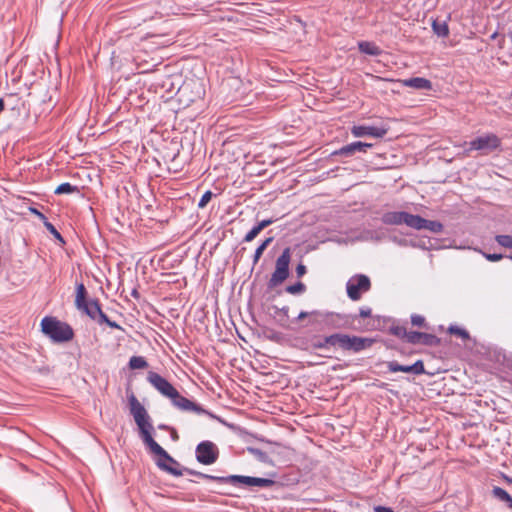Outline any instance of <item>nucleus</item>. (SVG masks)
Here are the masks:
<instances>
[{"label": "nucleus", "instance_id": "17", "mask_svg": "<svg viewBox=\"0 0 512 512\" xmlns=\"http://www.w3.org/2000/svg\"><path fill=\"white\" fill-rule=\"evenodd\" d=\"M158 457H159V459L157 460L156 464L161 470H163L173 476H177V477L182 476L184 472L189 474L186 471L188 468L180 469V463L178 461H176L174 458H173V460L176 463H173V462L165 459L164 457H161V456H158Z\"/></svg>", "mask_w": 512, "mask_h": 512}, {"label": "nucleus", "instance_id": "38", "mask_svg": "<svg viewBox=\"0 0 512 512\" xmlns=\"http://www.w3.org/2000/svg\"><path fill=\"white\" fill-rule=\"evenodd\" d=\"M482 254L488 261H491V262H496L503 258L502 254H496V253L490 254V253H485V252H483Z\"/></svg>", "mask_w": 512, "mask_h": 512}, {"label": "nucleus", "instance_id": "42", "mask_svg": "<svg viewBox=\"0 0 512 512\" xmlns=\"http://www.w3.org/2000/svg\"><path fill=\"white\" fill-rule=\"evenodd\" d=\"M307 272V269H306V266L304 264H298L297 267H296V274L298 277H302L306 274Z\"/></svg>", "mask_w": 512, "mask_h": 512}, {"label": "nucleus", "instance_id": "36", "mask_svg": "<svg viewBox=\"0 0 512 512\" xmlns=\"http://www.w3.org/2000/svg\"><path fill=\"white\" fill-rule=\"evenodd\" d=\"M212 196H213V194H212V192H211V191H206V192L202 195V197H201V199H200V201H199V203H198V207H199V208H204V207H206V205H207V204L209 203V201L211 200Z\"/></svg>", "mask_w": 512, "mask_h": 512}, {"label": "nucleus", "instance_id": "37", "mask_svg": "<svg viewBox=\"0 0 512 512\" xmlns=\"http://www.w3.org/2000/svg\"><path fill=\"white\" fill-rule=\"evenodd\" d=\"M249 451L256 457L258 458L260 461H263L265 462L266 459L268 458L267 454L260 450V449H257V448H249Z\"/></svg>", "mask_w": 512, "mask_h": 512}, {"label": "nucleus", "instance_id": "47", "mask_svg": "<svg viewBox=\"0 0 512 512\" xmlns=\"http://www.w3.org/2000/svg\"><path fill=\"white\" fill-rule=\"evenodd\" d=\"M5 109L4 100L0 98V113Z\"/></svg>", "mask_w": 512, "mask_h": 512}, {"label": "nucleus", "instance_id": "31", "mask_svg": "<svg viewBox=\"0 0 512 512\" xmlns=\"http://www.w3.org/2000/svg\"><path fill=\"white\" fill-rule=\"evenodd\" d=\"M448 332L450 334H453V335H456V336H459L461 337L462 339L466 340L469 338V333L463 329V328H460L458 326H455V325H451L449 328H448Z\"/></svg>", "mask_w": 512, "mask_h": 512}, {"label": "nucleus", "instance_id": "22", "mask_svg": "<svg viewBox=\"0 0 512 512\" xmlns=\"http://www.w3.org/2000/svg\"><path fill=\"white\" fill-rule=\"evenodd\" d=\"M359 50L365 54L377 56L381 53V50L374 43L368 41H362L358 44Z\"/></svg>", "mask_w": 512, "mask_h": 512}, {"label": "nucleus", "instance_id": "18", "mask_svg": "<svg viewBox=\"0 0 512 512\" xmlns=\"http://www.w3.org/2000/svg\"><path fill=\"white\" fill-rule=\"evenodd\" d=\"M398 82L404 87H410L416 90H430L432 88L431 81L422 77L401 79L398 80Z\"/></svg>", "mask_w": 512, "mask_h": 512}, {"label": "nucleus", "instance_id": "30", "mask_svg": "<svg viewBox=\"0 0 512 512\" xmlns=\"http://www.w3.org/2000/svg\"><path fill=\"white\" fill-rule=\"evenodd\" d=\"M495 240L500 246L512 249V235H496Z\"/></svg>", "mask_w": 512, "mask_h": 512}, {"label": "nucleus", "instance_id": "45", "mask_svg": "<svg viewBox=\"0 0 512 512\" xmlns=\"http://www.w3.org/2000/svg\"><path fill=\"white\" fill-rule=\"evenodd\" d=\"M31 211H32V213L37 215L43 222L48 221L47 218L45 217V215L43 213H41L40 211H38L37 209H31Z\"/></svg>", "mask_w": 512, "mask_h": 512}, {"label": "nucleus", "instance_id": "10", "mask_svg": "<svg viewBox=\"0 0 512 512\" xmlns=\"http://www.w3.org/2000/svg\"><path fill=\"white\" fill-rule=\"evenodd\" d=\"M148 382L163 396L170 398L176 395V389L164 377L156 372H149Z\"/></svg>", "mask_w": 512, "mask_h": 512}, {"label": "nucleus", "instance_id": "33", "mask_svg": "<svg viewBox=\"0 0 512 512\" xmlns=\"http://www.w3.org/2000/svg\"><path fill=\"white\" fill-rule=\"evenodd\" d=\"M313 311H310V312H307V311H301L298 315V317L296 318L297 321H302L303 319L307 318V317H310L311 320H310V323L311 324H319V319L315 317L314 314H312Z\"/></svg>", "mask_w": 512, "mask_h": 512}, {"label": "nucleus", "instance_id": "5", "mask_svg": "<svg viewBox=\"0 0 512 512\" xmlns=\"http://www.w3.org/2000/svg\"><path fill=\"white\" fill-rule=\"evenodd\" d=\"M316 318L319 319V324L323 323L326 327L331 329H345L349 328L356 316L341 314L329 311L313 310Z\"/></svg>", "mask_w": 512, "mask_h": 512}, {"label": "nucleus", "instance_id": "46", "mask_svg": "<svg viewBox=\"0 0 512 512\" xmlns=\"http://www.w3.org/2000/svg\"><path fill=\"white\" fill-rule=\"evenodd\" d=\"M106 324L111 328L122 330V327L119 324H117L115 321H112L110 319L108 320V322Z\"/></svg>", "mask_w": 512, "mask_h": 512}, {"label": "nucleus", "instance_id": "11", "mask_svg": "<svg viewBox=\"0 0 512 512\" xmlns=\"http://www.w3.org/2000/svg\"><path fill=\"white\" fill-rule=\"evenodd\" d=\"M415 215L409 214L403 211H391L383 214L381 220L387 225H401L405 224L410 228H413Z\"/></svg>", "mask_w": 512, "mask_h": 512}, {"label": "nucleus", "instance_id": "13", "mask_svg": "<svg viewBox=\"0 0 512 512\" xmlns=\"http://www.w3.org/2000/svg\"><path fill=\"white\" fill-rule=\"evenodd\" d=\"M388 370L390 372H404L411 373L414 375H420L425 372L424 363L421 360L416 361L412 365H401L397 361H390L387 364Z\"/></svg>", "mask_w": 512, "mask_h": 512}, {"label": "nucleus", "instance_id": "3", "mask_svg": "<svg viewBox=\"0 0 512 512\" xmlns=\"http://www.w3.org/2000/svg\"><path fill=\"white\" fill-rule=\"evenodd\" d=\"M41 331L55 343L68 342L74 337L72 327L55 317H44L41 320Z\"/></svg>", "mask_w": 512, "mask_h": 512}, {"label": "nucleus", "instance_id": "6", "mask_svg": "<svg viewBox=\"0 0 512 512\" xmlns=\"http://www.w3.org/2000/svg\"><path fill=\"white\" fill-rule=\"evenodd\" d=\"M291 261V250L285 248L281 255L277 258L275 264V271L271 275L268 281V287L270 289L275 288L282 284L289 276V264Z\"/></svg>", "mask_w": 512, "mask_h": 512}, {"label": "nucleus", "instance_id": "23", "mask_svg": "<svg viewBox=\"0 0 512 512\" xmlns=\"http://www.w3.org/2000/svg\"><path fill=\"white\" fill-rule=\"evenodd\" d=\"M492 495L495 498L499 499L500 501L507 503L509 508L512 509V497L508 494L506 490H504L501 487L495 486L492 489Z\"/></svg>", "mask_w": 512, "mask_h": 512}, {"label": "nucleus", "instance_id": "20", "mask_svg": "<svg viewBox=\"0 0 512 512\" xmlns=\"http://www.w3.org/2000/svg\"><path fill=\"white\" fill-rule=\"evenodd\" d=\"M88 315L91 319L96 320L98 313L102 310L97 300H91L79 309Z\"/></svg>", "mask_w": 512, "mask_h": 512}, {"label": "nucleus", "instance_id": "35", "mask_svg": "<svg viewBox=\"0 0 512 512\" xmlns=\"http://www.w3.org/2000/svg\"><path fill=\"white\" fill-rule=\"evenodd\" d=\"M260 229L256 226H254L244 237V241L245 242H251L252 240H254L258 234L260 233Z\"/></svg>", "mask_w": 512, "mask_h": 512}, {"label": "nucleus", "instance_id": "24", "mask_svg": "<svg viewBox=\"0 0 512 512\" xmlns=\"http://www.w3.org/2000/svg\"><path fill=\"white\" fill-rule=\"evenodd\" d=\"M434 33L439 37H446L449 34V28L445 21H434L432 24Z\"/></svg>", "mask_w": 512, "mask_h": 512}, {"label": "nucleus", "instance_id": "16", "mask_svg": "<svg viewBox=\"0 0 512 512\" xmlns=\"http://www.w3.org/2000/svg\"><path fill=\"white\" fill-rule=\"evenodd\" d=\"M413 229L416 230H429L433 233H441L443 231V225L439 221H432L422 218L419 215H415Z\"/></svg>", "mask_w": 512, "mask_h": 512}, {"label": "nucleus", "instance_id": "26", "mask_svg": "<svg viewBox=\"0 0 512 512\" xmlns=\"http://www.w3.org/2000/svg\"><path fill=\"white\" fill-rule=\"evenodd\" d=\"M390 333L400 339H405L407 341L409 332L406 330L404 326L400 325H392L389 329Z\"/></svg>", "mask_w": 512, "mask_h": 512}, {"label": "nucleus", "instance_id": "48", "mask_svg": "<svg viewBox=\"0 0 512 512\" xmlns=\"http://www.w3.org/2000/svg\"><path fill=\"white\" fill-rule=\"evenodd\" d=\"M159 428H160V429H165V428H166V426H164V425H160V426H159Z\"/></svg>", "mask_w": 512, "mask_h": 512}, {"label": "nucleus", "instance_id": "44", "mask_svg": "<svg viewBox=\"0 0 512 512\" xmlns=\"http://www.w3.org/2000/svg\"><path fill=\"white\" fill-rule=\"evenodd\" d=\"M374 512H394L392 508L385 506H375Z\"/></svg>", "mask_w": 512, "mask_h": 512}, {"label": "nucleus", "instance_id": "34", "mask_svg": "<svg viewBox=\"0 0 512 512\" xmlns=\"http://www.w3.org/2000/svg\"><path fill=\"white\" fill-rule=\"evenodd\" d=\"M44 226L56 239L64 242L61 234L57 231L53 224H51L49 221H44Z\"/></svg>", "mask_w": 512, "mask_h": 512}, {"label": "nucleus", "instance_id": "21", "mask_svg": "<svg viewBox=\"0 0 512 512\" xmlns=\"http://www.w3.org/2000/svg\"><path fill=\"white\" fill-rule=\"evenodd\" d=\"M87 291L83 283H79L76 286V298H75V305L77 309H80L81 307H84L86 303L89 301L86 300Z\"/></svg>", "mask_w": 512, "mask_h": 512}, {"label": "nucleus", "instance_id": "14", "mask_svg": "<svg viewBox=\"0 0 512 512\" xmlns=\"http://www.w3.org/2000/svg\"><path fill=\"white\" fill-rule=\"evenodd\" d=\"M351 133L354 137L371 136L374 138H382L386 135L387 129L375 126L354 125L351 128Z\"/></svg>", "mask_w": 512, "mask_h": 512}, {"label": "nucleus", "instance_id": "29", "mask_svg": "<svg viewBox=\"0 0 512 512\" xmlns=\"http://www.w3.org/2000/svg\"><path fill=\"white\" fill-rule=\"evenodd\" d=\"M285 290L289 294L296 295V294H301V293L305 292L306 286L302 282H297L293 285L287 286Z\"/></svg>", "mask_w": 512, "mask_h": 512}, {"label": "nucleus", "instance_id": "7", "mask_svg": "<svg viewBox=\"0 0 512 512\" xmlns=\"http://www.w3.org/2000/svg\"><path fill=\"white\" fill-rule=\"evenodd\" d=\"M370 288V279L364 274H356L352 276L346 284L347 295L352 301L359 300L362 293L368 292Z\"/></svg>", "mask_w": 512, "mask_h": 512}, {"label": "nucleus", "instance_id": "4", "mask_svg": "<svg viewBox=\"0 0 512 512\" xmlns=\"http://www.w3.org/2000/svg\"><path fill=\"white\" fill-rule=\"evenodd\" d=\"M325 342L329 343V347H339L344 351H352L354 353L365 350L373 344V340L370 338L350 336L341 333L325 336Z\"/></svg>", "mask_w": 512, "mask_h": 512}, {"label": "nucleus", "instance_id": "1", "mask_svg": "<svg viewBox=\"0 0 512 512\" xmlns=\"http://www.w3.org/2000/svg\"><path fill=\"white\" fill-rule=\"evenodd\" d=\"M128 404L131 415L139 429V434L144 444L149 448L150 452L164 457L165 459L176 463L165 449H163L152 437L154 427L150 421V416L145 407L139 402L134 393L128 396Z\"/></svg>", "mask_w": 512, "mask_h": 512}, {"label": "nucleus", "instance_id": "15", "mask_svg": "<svg viewBox=\"0 0 512 512\" xmlns=\"http://www.w3.org/2000/svg\"><path fill=\"white\" fill-rule=\"evenodd\" d=\"M372 147V144L364 143L361 141H356L350 144H347L336 150L333 155H340L345 157H350L354 155L356 152L366 153L369 148Z\"/></svg>", "mask_w": 512, "mask_h": 512}, {"label": "nucleus", "instance_id": "27", "mask_svg": "<svg viewBox=\"0 0 512 512\" xmlns=\"http://www.w3.org/2000/svg\"><path fill=\"white\" fill-rule=\"evenodd\" d=\"M273 241V237L267 238L261 245L257 247L253 256V263L256 264L261 258L263 252L268 247V245Z\"/></svg>", "mask_w": 512, "mask_h": 512}, {"label": "nucleus", "instance_id": "8", "mask_svg": "<svg viewBox=\"0 0 512 512\" xmlns=\"http://www.w3.org/2000/svg\"><path fill=\"white\" fill-rule=\"evenodd\" d=\"M500 138L495 134L481 135L468 143L469 148L466 150L470 152L472 150L481 151L482 154H488L500 146Z\"/></svg>", "mask_w": 512, "mask_h": 512}, {"label": "nucleus", "instance_id": "2", "mask_svg": "<svg viewBox=\"0 0 512 512\" xmlns=\"http://www.w3.org/2000/svg\"><path fill=\"white\" fill-rule=\"evenodd\" d=\"M189 475L197 476L202 479H207L211 481H215L221 484H233V485H244L246 487H260V488H268L274 484V481L267 478H259V477H251V476H242V475H229V476H214L205 474L202 472H198L195 470L187 469L186 470Z\"/></svg>", "mask_w": 512, "mask_h": 512}, {"label": "nucleus", "instance_id": "41", "mask_svg": "<svg viewBox=\"0 0 512 512\" xmlns=\"http://www.w3.org/2000/svg\"><path fill=\"white\" fill-rule=\"evenodd\" d=\"M108 320L109 318L107 317V315L101 310L100 313H98L97 319L95 321H97L99 324H106Z\"/></svg>", "mask_w": 512, "mask_h": 512}, {"label": "nucleus", "instance_id": "40", "mask_svg": "<svg viewBox=\"0 0 512 512\" xmlns=\"http://www.w3.org/2000/svg\"><path fill=\"white\" fill-rule=\"evenodd\" d=\"M273 222H274V220H273V219H265V220L260 221V222L257 224V227L260 229V231H262L264 228L268 227V226H269V225H271Z\"/></svg>", "mask_w": 512, "mask_h": 512}, {"label": "nucleus", "instance_id": "49", "mask_svg": "<svg viewBox=\"0 0 512 512\" xmlns=\"http://www.w3.org/2000/svg\"><path fill=\"white\" fill-rule=\"evenodd\" d=\"M512 260V255L508 256Z\"/></svg>", "mask_w": 512, "mask_h": 512}, {"label": "nucleus", "instance_id": "19", "mask_svg": "<svg viewBox=\"0 0 512 512\" xmlns=\"http://www.w3.org/2000/svg\"><path fill=\"white\" fill-rule=\"evenodd\" d=\"M435 336L428 333L410 331L408 334L407 342L411 344L423 343L431 344Z\"/></svg>", "mask_w": 512, "mask_h": 512}, {"label": "nucleus", "instance_id": "12", "mask_svg": "<svg viewBox=\"0 0 512 512\" xmlns=\"http://www.w3.org/2000/svg\"><path fill=\"white\" fill-rule=\"evenodd\" d=\"M170 399L174 406L183 411H192L196 414H205L210 417H214L209 411L205 410L203 407L198 405L197 403L192 402L191 400L181 396L179 392L176 390V395L171 396Z\"/></svg>", "mask_w": 512, "mask_h": 512}, {"label": "nucleus", "instance_id": "25", "mask_svg": "<svg viewBox=\"0 0 512 512\" xmlns=\"http://www.w3.org/2000/svg\"><path fill=\"white\" fill-rule=\"evenodd\" d=\"M130 369H144L148 367V362L142 356H132L129 360Z\"/></svg>", "mask_w": 512, "mask_h": 512}, {"label": "nucleus", "instance_id": "9", "mask_svg": "<svg viewBox=\"0 0 512 512\" xmlns=\"http://www.w3.org/2000/svg\"><path fill=\"white\" fill-rule=\"evenodd\" d=\"M195 454L199 463L203 465H212L219 457V449L216 444L206 440L197 445Z\"/></svg>", "mask_w": 512, "mask_h": 512}, {"label": "nucleus", "instance_id": "43", "mask_svg": "<svg viewBox=\"0 0 512 512\" xmlns=\"http://www.w3.org/2000/svg\"><path fill=\"white\" fill-rule=\"evenodd\" d=\"M371 315V309L366 307V308H361L359 310V316L362 317V318H366V317H369Z\"/></svg>", "mask_w": 512, "mask_h": 512}, {"label": "nucleus", "instance_id": "39", "mask_svg": "<svg viewBox=\"0 0 512 512\" xmlns=\"http://www.w3.org/2000/svg\"><path fill=\"white\" fill-rule=\"evenodd\" d=\"M425 322V319L424 317H422L421 315H412L411 316V323L414 325V326H422Z\"/></svg>", "mask_w": 512, "mask_h": 512}, {"label": "nucleus", "instance_id": "28", "mask_svg": "<svg viewBox=\"0 0 512 512\" xmlns=\"http://www.w3.org/2000/svg\"><path fill=\"white\" fill-rule=\"evenodd\" d=\"M77 190H78V188L76 186H73L70 183L66 182V183L60 184L56 188L55 193L56 194H71Z\"/></svg>", "mask_w": 512, "mask_h": 512}, {"label": "nucleus", "instance_id": "32", "mask_svg": "<svg viewBox=\"0 0 512 512\" xmlns=\"http://www.w3.org/2000/svg\"><path fill=\"white\" fill-rule=\"evenodd\" d=\"M312 348L314 349H320V350H329V343L325 342V337L323 338H316L311 343Z\"/></svg>", "mask_w": 512, "mask_h": 512}]
</instances>
